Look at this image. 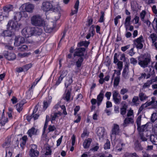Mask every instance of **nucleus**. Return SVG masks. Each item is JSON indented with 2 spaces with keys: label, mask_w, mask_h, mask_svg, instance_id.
Returning a JSON list of instances; mask_svg holds the SVG:
<instances>
[{
  "label": "nucleus",
  "mask_w": 157,
  "mask_h": 157,
  "mask_svg": "<svg viewBox=\"0 0 157 157\" xmlns=\"http://www.w3.org/2000/svg\"><path fill=\"white\" fill-rule=\"evenodd\" d=\"M152 83V80H147L146 82L144 83L143 86V89H145L146 88H149Z\"/></svg>",
  "instance_id": "obj_31"
},
{
  "label": "nucleus",
  "mask_w": 157,
  "mask_h": 157,
  "mask_svg": "<svg viewBox=\"0 0 157 157\" xmlns=\"http://www.w3.org/2000/svg\"><path fill=\"white\" fill-rule=\"evenodd\" d=\"M21 14L20 12H19L15 14L14 16L13 19L14 21L10 20L9 21L7 25V30L3 31V34L5 36H11L12 34V30H18L20 27L17 21L16 20L18 19L20 20L21 17Z\"/></svg>",
  "instance_id": "obj_1"
},
{
  "label": "nucleus",
  "mask_w": 157,
  "mask_h": 157,
  "mask_svg": "<svg viewBox=\"0 0 157 157\" xmlns=\"http://www.w3.org/2000/svg\"><path fill=\"white\" fill-rule=\"evenodd\" d=\"M31 22L33 25L39 26V15L33 16L31 18Z\"/></svg>",
  "instance_id": "obj_9"
},
{
  "label": "nucleus",
  "mask_w": 157,
  "mask_h": 157,
  "mask_svg": "<svg viewBox=\"0 0 157 157\" xmlns=\"http://www.w3.org/2000/svg\"><path fill=\"white\" fill-rule=\"evenodd\" d=\"M134 149L136 151H139L143 150V148L141 144L138 141L135 142L134 144Z\"/></svg>",
  "instance_id": "obj_25"
},
{
  "label": "nucleus",
  "mask_w": 157,
  "mask_h": 157,
  "mask_svg": "<svg viewBox=\"0 0 157 157\" xmlns=\"http://www.w3.org/2000/svg\"><path fill=\"white\" fill-rule=\"evenodd\" d=\"M127 117L134 118V114L133 110L130 109L128 111L127 114Z\"/></svg>",
  "instance_id": "obj_41"
},
{
  "label": "nucleus",
  "mask_w": 157,
  "mask_h": 157,
  "mask_svg": "<svg viewBox=\"0 0 157 157\" xmlns=\"http://www.w3.org/2000/svg\"><path fill=\"white\" fill-rule=\"evenodd\" d=\"M147 128V126L146 124L143 125L141 126H138L137 128L138 130L139 131L140 133H143L142 132H143Z\"/></svg>",
  "instance_id": "obj_32"
},
{
  "label": "nucleus",
  "mask_w": 157,
  "mask_h": 157,
  "mask_svg": "<svg viewBox=\"0 0 157 157\" xmlns=\"http://www.w3.org/2000/svg\"><path fill=\"white\" fill-rule=\"evenodd\" d=\"M18 50L20 52H24L26 50L28 49V47L27 45H23L21 46L20 45L18 46Z\"/></svg>",
  "instance_id": "obj_33"
},
{
  "label": "nucleus",
  "mask_w": 157,
  "mask_h": 157,
  "mask_svg": "<svg viewBox=\"0 0 157 157\" xmlns=\"http://www.w3.org/2000/svg\"><path fill=\"white\" fill-rule=\"evenodd\" d=\"M150 140L152 144L157 145V136L152 135L150 136Z\"/></svg>",
  "instance_id": "obj_26"
},
{
  "label": "nucleus",
  "mask_w": 157,
  "mask_h": 157,
  "mask_svg": "<svg viewBox=\"0 0 157 157\" xmlns=\"http://www.w3.org/2000/svg\"><path fill=\"white\" fill-rule=\"evenodd\" d=\"M110 142L109 141L107 140L106 143L104 145V148L105 149L110 148Z\"/></svg>",
  "instance_id": "obj_61"
},
{
  "label": "nucleus",
  "mask_w": 157,
  "mask_h": 157,
  "mask_svg": "<svg viewBox=\"0 0 157 157\" xmlns=\"http://www.w3.org/2000/svg\"><path fill=\"white\" fill-rule=\"evenodd\" d=\"M105 130L103 127H99L97 131V133L99 139H103L104 136L105 135Z\"/></svg>",
  "instance_id": "obj_10"
},
{
  "label": "nucleus",
  "mask_w": 157,
  "mask_h": 157,
  "mask_svg": "<svg viewBox=\"0 0 157 157\" xmlns=\"http://www.w3.org/2000/svg\"><path fill=\"white\" fill-rule=\"evenodd\" d=\"M121 71V70H120L118 71H117L116 70H114L115 72L114 73V74H113V75L112 77V81H113V78L114 77V75L115 74H117V76L116 77H120V75H121V71Z\"/></svg>",
  "instance_id": "obj_54"
},
{
  "label": "nucleus",
  "mask_w": 157,
  "mask_h": 157,
  "mask_svg": "<svg viewBox=\"0 0 157 157\" xmlns=\"http://www.w3.org/2000/svg\"><path fill=\"white\" fill-rule=\"evenodd\" d=\"M35 32L34 28L27 27L22 30L21 33L23 36L27 38L33 35Z\"/></svg>",
  "instance_id": "obj_3"
},
{
  "label": "nucleus",
  "mask_w": 157,
  "mask_h": 157,
  "mask_svg": "<svg viewBox=\"0 0 157 157\" xmlns=\"http://www.w3.org/2000/svg\"><path fill=\"white\" fill-rule=\"evenodd\" d=\"M152 131L157 136V123L155 124L153 128Z\"/></svg>",
  "instance_id": "obj_64"
},
{
  "label": "nucleus",
  "mask_w": 157,
  "mask_h": 157,
  "mask_svg": "<svg viewBox=\"0 0 157 157\" xmlns=\"http://www.w3.org/2000/svg\"><path fill=\"white\" fill-rule=\"evenodd\" d=\"M141 117L140 116H139L136 120V123L137 125L138 126H140L141 124Z\"/></svg>",
  "instance_id": "obj_63"
},
{
  "label": "nucleus",
  "mask_w": 157,
  "mask_h": 157,
  "mask_svg": "<svg viewBox=\"0 0 157 157\" xmlns=\"http://www.w3.org/2000/svg\"><path fill=\"white\" fill-rule=\"evenodd\" d=\"M139 97L140 100L141 101H143L147 99L148 96H147L146 94L143 92H140L139 94Z\"/></svg>",
  "instance_id": "obj_24"
},
{
  "label": "nucleus",
  "mask_w": 157,
  "mask_h": 157,
  "mask_svg": "<svg viewBox=\"0 0 157 157\" xmlns=\"http://www.w3.org/2000/svg\"><path fill=\"white\" fill-rule=\"evenodd\" d=\"M24 117H25V119L29 122L31 121V120L33 118L32 114L31 115H25Z\"/></svg>",
  "instance_id": "obj_60"
},
{
  "label": "nucleus",
  "mask_w": 157,
  "mask_h": 157,
  "mask_svg": "<svg viewBox=\"0 0 157 157\" xmlns=\"http://www.w3.org/2000/svg\"><path fill=\"white\" fill-rule=\"evenodd\" d=\"M157 119V114L156 113H153L152 114L151 118V121L154 122Z\"/></svg>",
  "instance_id": "obj_44"
},
{
  "label": "nucleus",
  "mask_w": 157,
  "mask_h": 157,
  "mask_svg": "<svg viewBox=\"0 0 157 157\" xmlns=\"http://www.w3.org/2000/svg\"><path fill=\"white\" fill-rule=\"evenodd\" d=\"M132 103L133 105L138 106L140 103L139 97L137 96H134L132 100Z\"/></svg>",
  "instance_id": "obj_21"
},
{
  "label": "nucleus",
  "mask_w": 157,
  "mask_h": 157,
  "mask_svg": "<svg viewBox=\"0 0 157 157\" xmlns=\"http://www.w3.org/2000/svg\"><path fill=\"white\" fill-rule=\"evenodd\" d=\"M129 63H127L125 65V67L123 70L122 75L124 78H127L128 77V73L129 72Z\"/></svg>",
  "instance_id": "obj_12"
},
{
  "label": "nucleus",
  "mask_w": 157,
  "mask_h": 157,
  "mask_svg": "<svg viewBox=\"0 0 157 157\" xmlns=\"http://www.w3.org/2000/svg\"><path fill=\"white\" fill-rule=\"evenodd\" d=\"M8 122V119L7 118L1 121L0 122V124L1 126H4Z\"/></svg>",
  "instance_id": "obj_57"
},
{
  "label": "nucleus",
  "mask_w": 157,
  "mask_h": 157,
  "mask_svg": "<svg viewBox=\"0 0 157 157\" xmlns=\"http://www.w3.org/2000/svg\"><path fill=\"white\" fill-rule=\"evenodd\" d=\"M131 19V17L130 16H127L125 19L124 26L126 30L128 29V27L130 25Z\"/></svg>",
  "instance_id": "obj_23"
},
{
  "label": "nucleus",
  "mask_w": 157,
  "mask_h": 157,
  "mask_svg": "<svg viewBox=\"0 0 157 157\" xmlns=\"http://www.w3.org/2000/svg\"><path fill=\"white\" fill-rule=\"evenodd\" d=\"M33 93V86H31L26 92L25 96L26 98L28 99H31Z\"/></svg>",
  "instance_id": "obj_16"
},
{
  "label": "nucleus",
  "mask_w": 157,
  "mask_h": 157,
  "mask_svg": "<svg viewBox=\"0 0 157 157\" xmlns=\"http://www.w3.org/2000/svg\"><path fill=\"white\" fill-rule=\"evenodd\" d=\"M44 31L46 33H50L52 32L53 29V28L50 27L48 25V23L47 25L44 27Z\"/></svg>",
  "instance_id": "obj_35"
},
{
  "label": "nucleus",
  "mask_w": 157,
  "mask_h": 157,
  "mask_svg": "<svg viewBox=\"0 0 157 157\" xmlns=\"http://www.w3.org/2000/svg\"><path fill=\"white\" fill-rule=\"evenodd\" d=\"M86 49L83 48H76L75 52L74 54V56H78L80 57H82V56H84V54L85 52Z\"/></svg>",
  "instance_id": "obj_8"
},
{
  "label": "nucleus",
  "mask_w": 157,
  "mask_h": 157,
  "mask_svg": "<svg viewBox=\"0 0 157 157\" xmlns=\"http://www.w3.org/2000/svg\"><path fill=\"white\" fill-rule=\"evenodd\" d=\"M137 59L138 64L144 68L148 67L151 61L150 55L148 53L142 54L139 56Z\"/></svg>",
  "instance_id": "obj_2"
},
{
  "label": "nucleus",
  "mask_w": 157,
  "mask_h": 157,
  "mask_svg": "<svg viewBox=\"0 0 157 157\" xmlns=\"http://www.w3.org/2000/svg\"><path fill=\"white\" fill-rule=\"evenodd\" d=\"M3 54L6 59L9 61L14 60L16 58L15 54L12 52L5 51L4 52Z\"/></svg>",
  "instance_id": "obj_7"
},
{
  "label": "nucleus",
  "mask_w": 157,
  "mask_h": 157,
  "mask_svg": "<svg viewBox=\"0 0 157 157\" xmlns=\"http://www.w3.org/2000/svg\"><path fill=\"white\" fill-rule=\"evenodd\" d=\"M134 44L136 48L139 49H141L143 47V43L144 42L143 37L141 36L140 37L134 40Z\"/></svg>",
  "instance_id": "obj_6"
},
{
  "label": "nucleus",
  "mask_w": 157,
  "mask_h": 157,
  "mask_svg": "<svg viewBox=\"0 0 157 157\" xmlns=\"http://www.w3.org/2000/svg\"><path fill=\"white\" fill-rule=\"evenodd\" d=\"M39 154V152L36 150H35L31 148L29 152V155L31 157H37Z\"/></svg>",
  "instance_id": "obj_19"
},
{
  "label": "nucleus",
  "mask_w": 157,
  "mask_h": 157,
  "mask_svg": "<svg viewBox=\"0 0 157 157\" xmlns=\"http://www.w3.org/2000/svg\"><path fill=\"white\" fill-rule=\"evenodd\" d=\"M127 107L125 105H123L120 109V113L122 115H125L126 113Z\"/></svg>",
  "instance_id": "obj_42"
},
{
  "label": "nucleus",
  "mask_w": 157,
  "mask_h": 157,
  "mask_svg": "<svg viewBox=\"0 0 157 157\" xmlns=\"http://www.w3.org/2000/svg\"><path fill=\"white\" fill-rule=\"evenodd\" d=\"M112 93L113 98H115L116 97H117L118 96H120L119 93L117 90H113Z\"/></svg>",
  "instance_id": "obj_55"
},
{
  "label": "nucleus",
  "mask_w": 157,
  "mask_h": 157,
  "mask_svg": "<svg viewBox=\"0 0 157 157\" xmlns=\"http://www.w3.org/2000/svg\"><path fill=\"white\" fill-rule=\"evenodd\" d=\"M150 37L153 43H154L157 40V36L156 34L152 33L151 34L150 36Z\"/></svg>",
  "instance_id": "obj_43"
},
{
  "label": "nucleus",
  "mask_w": 157,
  "mask_h": 157,
  "mask_svg": "<svg viewBox=\"0 0 157 157\" xmlns=\"http://www.w3.org/2000/svg\"><path fill=\"white\" fill-rule=\"evenodd\" d=\"M128 89L123 87L120 91V94L121 95H124L128 93Z\"/></svg>",
  "instance_id": "obj_46"
},
{
  "label": "nucleus",
  "mask_w": 157,
  "mask_h": 157,
  "mask_svg": "<svg viewBox=\"0 0 157 157\" xmlns=\"http://www.w3.org/2000/svg\"><path fill=\"white\" fill-rule=\"evenodd\" d=\"M13 8V6L12 5L9 4L3 7V10L4 12H9L11 11Z\"/></svg>",
  "instance_id": "obj_28"
},
{
  "label": "nucleus",
  "mask_w": 157,
  "mask_h": 157,
  "mask_svg": "<svg viewBox=\"0 0 157 157\" xmlns=\"http://www.w3.org/2000/svg\"><path fill=\"white\" fill-rule=\"evenodd\" d=\"M41 9L44 11H52L53 6L49 2H44L42 4Z\"/></svg>",
  "instance_id": "obj_5"
},
{
  "label": "nucleus",
  "mask_w": 157,
  "mask_h": 157,
  "mask_svg": "<svg viewBox=\"0 0 157 157\" xmlns=\"http://www.w3.org/2000/svg\"><path fill=\"white\" fill-rule=\"evenodd\" d=\"M51 102V101L48 100V101H44L43 103V109L44 111L50 105Z\"/></svg>",
  "instance_id": "obj_38"
},
{
  "label": "nucleus",
  "mask_w": 157,
  "mask_h": 157,
  "mask_svg": "<svg viewBox=\"0 0 157 157\" xmlns=\"http://www.w3.org/2000/svg\"><path fill=\"white\" fill-rule=\"evenodd\" d=\"M92 141V139L90 138H88L85 140L83 144L84 148L85 149L88 148L90 145Z\"/></svg>",
  "instance_id": "obj_18"
},
{
  "label": "nucleus",
  "mask_w": 157,
  "mask_h": 157,
  "mask_svg": "<svg viewBox=\"0 0 157 157\" xmlns=\"http://www.w3.org/2000/svg\"><path fill=\"white\" fill-rule=\"evenodd\" d=\"M89 42L87 41H82L78 43V46L80 47L82 46H84L87 47L89 44Z\"/></svg>",
  "instance_id": "obj_34"
},
{
  "label": "nucleus",
  "mask_w": 157,
  "mask_h": 157,
  "mask_svg": "<svg viewBox=\"0 0 157 157\" xmlns=\"http://www.w3.org/2000/svg\"><path fill=\"white\" fill-rule=\"evenodd\" d=\"M71 89L66 90L63 95V99L67 101H69L71 96Z\"/></svg>",
  "instance_id": "obj_15"
},
{
  "label": "nucleus",
  "mask_w": 157,
  "mask_h": 157,
  "mask_svg": "<svg viewBox=\"0 0 157 157\" xmlns=\"http://www.w3.org/2000/svg\"><path fill=\"white\" fill-rule=\"evenodd\" d=\"M28 140L27 136L26 135H24L22 137V141L20 143V146L21 147H23L25 145L27 141Z\"/></svg>",
  "instance_id": "obj_29"
},
{
  "label": "nucleus",
  "mask_w": 157,
  "mask_h": 157,
  "mask_svg": "<svg viewBox=\"0 0 157 157\" xmlns=\"http://www.w3.org/2000/svg\"><path fill=\"white\" fill-rule=\"evenodd\" d=\"M104 92L102 90H101L99 94L97 97V104L98 106H99L101 104L104 98Z\"/></svg>",
  "instance_id": "obj_13"
},
{
  "label": "nucleus",
  "mask_w": 157,
  "mask_h": 157,
  "mask_svg": "<svg viewBox=\"0 0 157 157\" xmlns=\"http://www.w3.org/2000/svg\"><path fill=\"white\" fill-rule=\"evenodd\" d=\"M120 77H115L113 82L114 86H117L118 85L120 81Z\"/></svg>",
  "instance_id": "obj_45"
},
{
  "label": "nucleus",
  "mask_w": 157,
  "mask_h": 157,
  "mask_svg": "<svg viewBox=\"0 0 157 157\" xmlns=\"http://www.w3.org/2000/svg\"><path fill=\"white\" fill-rule=\"evenodd\" d=\"M73 82V80L72 78H70L69 79L67 80L66 82L65 83V86L67 88L70 85L71 83Z\"/></svg>",
  "instance_id": "obj_48"
},
{
  "label": "nucleus",
  "mask_w": 157,
  "mask_h": 157,
  "mask_svg": "<svg viewBox=\"0 0 157 157\" xmlns=\"http://www.w3.org/2000/svg\"><path fill=\"white\" fill-rule=\"evenodd\" d=\"M32 66L33 64L31 63H29L23 66L22 67L23 68L24 72L27 71L32 67Z\"/></svg>",
  "instance_id": "obj_39"
},
{
  "label": "nucleus",
  "mask_w": 157,
  "mask_h": 157,
  "mask_svg": "<svg viewBox=\"0 0 157 157\" xmlns=\"http://www.w3.org/2000/svg\"><path fill=\"white\" fill-rule=\"evenodd\" d=\"M14 44L16 46H19L20 44V39L19 36H16L15 39Z\"/></svg>",
  "instance_id": "obj_47"
},
{
  "label": "nucleus",
  "mask_w": 157,
  "mask_h": 157,
  "mask_svg": "<svg viewBox=\"0 0 157 157\" xmlns=\"http://www.w3.org/2000/svg\"><path fill=\"white\" fill-rule=\"evenodd\" d=\"M83 58L82 57H80L76 62V65L77 68L80 67L83 61Z\"/></svg>",
  "instance_id": "obj_30"
},
{
  "label": "nucleus",
  "mask_w": 157,
  "mask_h": 157,
  "mask_svg": "<svg viewBox=\"0 0 157 157\" xmlns=\"http://www.w3.org/2000/svg\"><path fill=\"white\" fill-rule=\"evenodd\" d=\"M47 23V22L44 20L40 19V27H41L40 29H41L42 28L44 29V27L46 26Z\"/></svg>",
  "instance_id": "obj_36"
},
{
  "label": "nucleus",
  "mask_w": 157,
  "mask_h": 157,
  "mask_svg": "<svg viewBox=\"0 0 157 157\" xmlns=\"http://www.w3.org/2000/svg\"><path fill=\"white\" fill-rule=\"evenodd\" d=\"M66 75V74L65 72L63 71L62 72L61 75L57 81L56 82V85H59L61 83L63 78Z\"/></svg>",
  "instance_id": "obj_27"
},
{
  "label": "nucleus",
  "mask_w": 157,
  "mask_h": 157,
  "mask_svg": "<svg viewBox=\"0 0 157 157\" xmlns=\"http://www.w3.org/2000/svg\"><path fill=\"white\" fill-rule=\"evenodd\" d=\"M61 10L60 7L59 5H57L56 7H55L54 8L53 7V10L52 11H53L54 12L57 13L58 12L60 13V11Z\"/></svg>",
  "instance_id": "obj_50"
},
{
  "label": "nucleus",
  "mask_w": 157,
  "mask_h": 157,
  "mask_svg": "<svg viewBox=\"0 0 157 157\" xmlns=\"http://www.w3.org/2000/svg\"><path fill=\"white\" fill-rule=\"evenodd\" d=\"M79 5V1L78 0H77L74 6V10L72 9L71 10V15H73L74 14L76 13L78 11V6Z\"/></svg>",
  "instance_id": "obj_17"
},
{
  "label": "nucleus",
  "mask_w": 157,
  "mask_h": 157,
  "mask_svg": "<svg viewBox=\"0 0 157 157\" xmlns=\"http://www.w3.org/2000/svg\"><path fill=\"white\" fill-rule=\"evenodd\" d=\"M37 130L34 127H32L28 131L27 134L29 137L32 138L33 136L37 134Z\"/></svg>",
  "instance_id": "obj_14"
},
{
  "label": "nucleus",
  "mask_w": 157,
  "mask_h": 157,
  "mask_svg": "<svg viewBox=\"0 0 157 157\" xmlns=\"http://www.w3.org/2000/svg\"><path fill=\"white\" fill-rule=\"evenodd\" d=\"M133 118L127 117L124 121L123 126L125 127L127 126L130 124H133L134 123Z\"/></svg>",
  "instance_id": "obj_11"
},
{
  "label": "nucleus",
  "mask_w": 157,
  "mask_h": 157,
  "mask_svg": "<svg viewBox=\"0 0 157 157\" xmlns=\"http://www.w3.org/2000/svg\"><path fill=\"white\" fill-rule=\"evenodd\" d=\"M52 150L50 147H46V152L45 153L44 155L42 157H45L46 155H50L52 154Z\"/></svg>",
  "instance_id": "obj_37"
},
{
  "label": "nucleus",
  "mask_w": 157,
  "mask_h": 157,
  "mask_svg": "<svg viewBox=\"0 0 157 157\" xmlns=\"http://www.w3.org/2000/svg\"><path fill=\"white\" fill-rule=\"evenodd\" d=\"M34 8V6L32 4H29L26 6L25 10L27 12L31 13L33 12Z\"/></svg>",
  "instance_id": "obj_22"
},
{
  "label": "nucleus",
  "mask_w": 157,
  "mask_h": 157,
  "mask_svg": "<svg viewBox=\"0 0 157 157\" xmlns=\"http://www.w3.org/2000/svg\"><path fill=\"white\" fill-rule=\"evenodd\" d=\"M146 12L144 10H143L140 13V17L143 21H144V18L146 15Z\"/></svg>",
  "instance_id": "obj_53"
},
{
  "label": "nucleus",
  "mask_w": 157,
  "mask_h": 157,
  "mask_svg": "<svg viewBox=\"0 0 157 157\" xmlns=\"http://www.w3.org/2000/svg\"><path fill=\"white\" fill-rule=\"evenodd\" d=\"M130 63L134 65H136L137 63V59L134 58L132 57L130 59Z\"/></svg>",
  "instance_id": "obj_58"
},
{
  "label": "nucleus",
  "mask_w": 157,
  "mask_h": 157,
  "mask_svg": "<svg viewBox=\"0 0 157 157\" xmlns=\"http://www.w3.org/2000/svg\"><path fill=\"white\" fill-rule=\"evenodd\" d=\"M119 55L117 54V53H115L114 56V60L113 63H118L119 61L118 58Z\"/></svg>",
  "instance_id": "obj_56"
},
{
  "label": "nucleus",
  "mask_w": 157,
  "mask_h": 157,
  "mask_svg": "<svg viewBox=\"0 0 157 157\" xmlns=\"http://www.w3.org/2000/svg\"><path fill=\"white\" fill-rule=\"evenodd\" d=\"M11 101L13 104H16L18 101L17 98L15 96H13Z\"/></svg>",
  "instance_id": "obj_59"
},
{
  "label": "nucleus",
  "mask_w": 157,
  "mask_h": 157,
  "mask_svg": "<svg viewBox=\"0 0 157 157\" xmlns=\"http://www.w3.org/2000/svg\"><path fill=\"white\" fill-rule=\"evenodd\" d=\"M58 117L59 116H57V114L56 113L52 114L51 116V122H52V121H55L56 118Z\"/></svg>",
  "instance_id": "obj_49"
},
{
  "label": "nucleus",
  "mask_w": 157,
  "mask_h": 157,
  "mask_svg": "<svg viewBox=\"0 0 157 157\" xmlns=\"http://www.w3.org/2000/svg\"><path fill=\"white\" fill-rule=\"evenodd\" d=\"M113 100L116 104H119L121 103V98H118V97L113 98Z\"/></svg>",
  "instance_id": "obj_52"
},
{
  "label": "nucleus",
  "mask_w": 157,
  "mask_h": 157,
  "mask_svg": "<svg viewBox=\"0 0 157 157\" xmlns=\"http://www.w3.org/2000/svg\"><path fill=\"white\" fill-rule=\"evenodd\" d=\"M120 132V129L118 125L114 124L111 130V133L110 137L111 139L115 140L116 138V135L119 134Z\"/></svg>",
  "instance_id": "obj_4"
},
{
  "label": "nucleus",
  "mask_w": 157,
  "mask_h": 157,
  "mask_svg": "<svg viewBox=\"0 0 157 157\" xmlns=\"http://www.w3.org/2000/svg\"><path fill=\"white\" fill-rule=\"evenodd\" d=\"M13 149L10 147H6V149L5 157H11L12 155Z\"/></svg>",
  "instance_id": "obj_20"
},
{
  "label": "nucleus",
  "mask_w": 157,
  "mask_h": 157,
  "mask_svg": "<svg viewBox=\"0 0 157 157\" xmlns=\"http://www.w3.org/2000/svg\"><path fill=\"white\" fill-rule=\"evenodd\" d=\"M54 16L55 20L56 21H57L59 18L61 16V14L60 13L58 12L57 13H55L54 14Z\"/></svg>",
  "instance_id": "obj_62"
},
{
  "label": "nucleus",
  "mask_w": 157,
  "mask_h": 157,
  "mask_svg": "<svg viewBox=\"0 0 157 157\" xmlns=\"http://www.w3.org/2000/svg\"><path fill=\"white\" fill-rule=\"evenodd\" d=\"M101 15L100 17L99 21L100 22H102L104 21V17L105 15L104 12L103 11L101 12Z\"/></svg>",
  "instance_id": "obj_51"
},
{
  "label": "nucleus",
  "mask_w": 157,
  "mask_h": 157,
  "mask_svg": "<svg viewBox=\"0 0 157 157\" xmlns=\"http://www.w3.org/2000/svg\"><path fill=\"white\" fill-rule=\"evenodd\" d=\"M23 105L19 103H17L16 105V109L18 112L20 113L22 110Z\"/></svg>",
  "instance_id": "obj_40"
}]
</instances>
